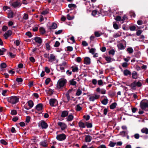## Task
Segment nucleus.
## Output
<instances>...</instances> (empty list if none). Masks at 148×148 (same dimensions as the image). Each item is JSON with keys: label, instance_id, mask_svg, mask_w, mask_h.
Listing matches in <instances>:
<instances>
[{"label": "nucleus", "instance_id": "nucleus-1", "mask_svg": "<svg viewBox=\"0 0 148 148\" xmlns=\"http://www.w3.org/2000/svg\"><path fill=\"white\" fill-rule=\"evenodd\" d=\"M19 97L16 96L10 97L8 98V101L12 104H15L19 102Z\"/></svg>", "mask_w": 148, "mask_h": 148}, {"label": "nucleus", "instance_id": "nucleus-2", "mask_svg": "<svg viewBox=\"0 0 148 148\" xmlns=\"http://www.w3.org/2000/svg\"><path fill=\"white\" fill-rule=\"evenodd\" d=\"M66 83V80L65 79H61L57 82V87L58 88H62Z\"/></svg>", "mask_w": 148, "mask_h": 148}, {"label": "nucleus", "instance_id": "nucleus-3", "mask_svg": "<svg viewBox=\"0 0 148 148\" xmlns=\"http://www.w3.org/2000/svg\"><path fill=\"white\" fill-rule=\"evenodd\" d=\"M140 106L142 109L147 110L148 109V101L147 100L142 101L140 103Z\"/></svg>", "mask_w": 148, "mask_h": 148}, {"label": "nucleus", "instance_id": "nucleus-4", "mask_svg": "<svg viewBox=\"0 0 148 148\" xmlns=\"http://www.w3.org/2000/svg\"><path fill=\"white\" fill-rule=\"evenodd\" d=\"M49 104L51 106H56L58 104V101L55 99H51L49 101Z\"/></svg>", "mask_w": 148, "mask_h": 148}, {"label": "nucleus", "instance_id": "nucleus-5", "mask_svg": "<svg viewBox=\"0 0 148 148\" xmlns=\"http://www.w3.org/2000/svg\"><path fill=\"white\" fill-rule=\"evenodd\" d=\"M66 138V136L64 134L58 135L56 136L57 139L58 140L62 141L64 140Z\"/></svg>", "mask_w": 148, "mask_h": 148}, {"label": "nucleus", "instance_id": "nucleus-6", "mask_svg": "<svg viewBox=\"0 0 148 148\" xmlns=\"http://www.w3.org/2000/svg\"><path fill=\"white\" fill-rule=\"evenodd\" d=\"M58 125L60 127L62 130H64L67 127L66 125L64 123L59 122H58Z\"/></svg>", "mask_w": 148, "mask_h": 148}, {"label": "nucleus", "instance_id": "nucleus-7", "mask_svg": "<svg viewBox=\"0 0 148 148\" xmlns=\"http://www.w3.org/2000/svg\"><path fill=\"white\" fill-rule=\"evenodd\" d=\"M48 59L49 62H52L56 60V62H58V60L56 59L55 56L53 54H50L49 57H48Z\"/></svg>", "mask_w": 148, "mask_h": 148}, {"label": "nucleus", "instance_id": "nucleus-8", "mask_svg": "<svg viewBox=\"0 0 148 148\" xmlns=\"http://www.w3.org/2000/svg\"><path fill=\"white\" fill-rule=\"evenodd\" d=\"M11 5L14 8L17 7L21 5V2L19 1H14L10 3Z\"/></svg>", "mask_w": 148, "mask_h": 148}, {"label": "nucleus", "instance_id": "nucleus-9", "mask_svg": "<svg viewBox=\"0 0 148 148\" xmlns=\"http://www.w3.org/2000/svg\"><path fill=\"white\" fill-rule=\"evenodd\" d=\"M99 97V95H93L90 96L89 100L91 101H94L95 99H98Z\"/></svg>", "mask_w": 148, "mask_h": 148}, {"label": "nucleus", "instance_id": "nucleus-10", "mask_svg": "<svg viewBox=\"0 0 148 148\" xmlns=\"http://www.w3.org/2000/svg\"><path fill=\"white\" fill-rule=\"evenodd\" d=\"M12 32L10 30H8L7 32H5L3 35L5 38L7 39L12 35Z\"/></svg>", "mask_w": 148, "mask_h": 148}, {"label": "nucleus", "instance_id": "nucleus-11", "mask_svg": "<svg viewBox=\"0 0 148 148\" xmlns=\"http://www.w3.org/2000/svg\"><path fill=\"white\" fill-rule=\"evenodd\" d=\"M40 125L42 128L46 129L48 127L47 124L44 121H41L40 122Z\"/></svg>", "mask_w": 148, "mask_h": 148}, {"label": "nucleus", "instance_id": "nucleus-12", "mask_svg": "<svg viewBox=\"0 0 148 148\" xmlns=\"http://www.w3.org/2000/svg\"><path fill=\"white\" fill-rule=\"evenodd\" d=\"M84 62L85 64L86 65L90 64L91 62L90 58L88 57L85 58L84 59Z\"/></svg>", "mask_w": 148, "mask_h": 148}, {"label": "nucleus", "instance_id": "nucleus-13", "mask_svg": "<svg viewBox=\"0 0 148 148\" xmlns=\"http://www.w3.org/2000/svg\"><path fill=\"white\" fill-rule=\"evenodd\" d=\"M92 139V136L90 135H86L85 137V141L86 142H90Z\"/></svg>", "mask_w": 148, "mask_h": 148}, {"label": "nucleus", "instance_id": "nucleus-14", "mask_svg": "<svg viewBox=\"0 0 148 148\" xmlns=\"http://www.w3.org/2000/svg\"><path fill=\"white\" fill-rule=\"evenodd\" d=\"M34 40L36 42L39 44H41L42 42L41 39L39 37H35Z\"/></svg>", "mask_w": 148, "mask_h": 148}, {"label": "nucleus", "instance_id": "nucleus-15", "mask_svg": "<svg viewBox=\"0 0 148 148\" xmlns=\"http://www.w3.org/2000/svg\"><path fill=\"white\" fill-rule=\"evenodd\" d=\"M42 106L43 105L42 104H38L36 106V109L38 111H41L42 109Z\"/></svg>", "mask_w": 148, "mask_h": 148}, {"label": "nucleus", "instance_id": "nucleus-16", "mask_svg": "<svg viewBox=\"0 0 148 148\" xmlns=\"http://www.w3.org/2000/svg\"><path fill=\"white\" fill-rule=\"evenodd\" d=\"M123 73L125 76H130L131 74V72L127 69L123 71Z\"/></svg>", "mask_w": 148, "mask_h": 148}, {"label": "nucleus", "instance_id": "nucleus-17", "mask_svg": "<svg viewBox=\"0 0 148 148\" xmlns=\"http://www.w3.org/2000/svg\"><path fill=\"white\" fill-rule=\"evenodd\" d=\"M28 105L29 106V108H27V109H29L32 108L33 106V103L32 101H29L27 102Z\"/></svg>", "mask_w": 148, "mask_h": 148}, {"label": "nucleus", "instance_id": "nucleus-18", "mask_svg": "<svg viewBox=\"0 0 148 148\" xmlns=\"http://www.w3.org/2000/svg\"><path fill=\"white\" fill-rule=\"evenodd\" d=\"M118 48L120 49H123L125 48V46H124L123 44L121 43H119L117 45Z\"/></svg>", "mask_w": 148, "mask_h": 148}, {"label": "nucleus", "instance_id": "nucleus-19", "mask_svg": "<svg viewBox=\"0 0 148 148\" xmlns=\"http://www.w3.org/2000/svg\"><path fill=\"white\" fill-rule=\"evenodd\" d=\"M40 144L41 146H42L44 147H47L48 145L47 142L45 141H42L40 142Z\"/></svg>", "mask_w": 148, "mask_h": 148}, {"label": "nucleus", "instance_id": "nucleus-20", "mask_svg": "<svg viewBox=\"0 0 148 148\" xmlns=\"http://www.w3.org/2000/svg\"><path fill=\"white\" fill-rule=\"evenodd\" d=\"M68 114V112L66 111H63L62 113L61 116L62 117H66Z\"/></svg>", "mask_w": 148, "mask_h": 148}, {"label": "nucleus", "instance_id": "nucleus-21", "mask_svg": "<svg viewBox=\"0 0 148 148\" xmlns=\"http://www.w3.org/2000/svg\"><path fill=\"white\" fill-rule=\"evenodd\" d=\"M132 77L134 79H136L138 77L137 73L135 71H133L132 73Z\"/></svg>", "mask_w": 148, "mask_h": 148}, {"label": "nucleus", "instance_id": "nucleus-22", "mask_svg": "<svg viewBox=\"0 0 148 148\" xmlns=\"http://www.w3.org/2000/svg\"><path fill=\"white\" fill-rule=\"evenodd\" d=\"M141 131L143 133L148 134V129L147 128H143L141 130Z\"/></svg>", "mask_w": 148, "mask_h": 148}, {"label": "nucleus", "instance_id": "nucleus-23", "mask_svg": "<svg viewBox=\"0 0 148 148\" xmlns=\"http://www.w3.org/2000/svg\"><path fill=\"white\" fill-rule=\"evenodd\" d=\"M131 88L132 89H135V88L136 86V81H134L130 85Z\"/></svg>", "mask_w": 148, "mask_h": 148}, {"label": "nucleus", "instance_id": "nucleus-24", "mask_svg": "<svg viewBox=\"0 0 148 148\" xmlns=\"http://www.w3.org/2000/svg\"><path fill=\"white\" fill-rule=\"evenodd\" d=\"M73 119V116L71 114L69 115L67 117V121H71Z\"/></svg>", "mask_w": 148, "mask_h": 148}, {"label": "nucleus", "instance_id": "nucleus-25", "mask_svg": "<svg viewBox=\"0 0 148 148\" xmlns=\"http://www.w3.org/2000/svg\"><path fill=\"white\" fill-rule=\"evenodd\" d=\"M127 51L128 53H132L133 52V50L132 47H129L127 49Z\"/></svg>", "mask_w": 148, "mask_h": 148}, {"label": "nucleus", "instance_id": "nucleus-26", "mask_svg": "<svg viewBox=\"0 0 148 148\" xmlns=\"http://www.w3.org/2000/svg\"><path fill=\"white\" fill-rule=\"evenodd\" d=\"M108 102V99L106 97L104 98L103 100H102V104L106 105L107 104Z\"/></svg>", "mask_w": 148, "mask_h": 148}, {"label": "nucleus", "instance_id": "nucleus-27", "mask_svg": "<svg viewBox=\"0 0 148 148\" xmlns=\"http://www.w3.org/2000/svg\"><path fill=\"white\" fill-rule=\"evenodd\" d=\"M79 125L80 127L84 128L85 127V123L84 124L82 122H80L79 123Z\"/></svg>", "mask_w": 148, "mask_h": 148}, {"label": "nucleus", "instance_id": "nucleus-28", "mask_svg": "<svg viewBox=\"0 0 148 148\" xmlns=\"http://www.w3.org/2000/svg\"><path fill=\"white\" fill-rule=\"evenodd\" d=\"M116 103H114L111 104L110 106V108L111 109H114L116 107Z\"/></svg>", "mask_w": 148, "mask_h": 148}, {"label": "nucleus", "instance_id": "nucleus-29", "mask_svg": "<svg viewBox=\"0 0 148 148\" xmlns=\"http://www.w3.org/2000/svg\"><path fill=\"white\" fill-rule=\"evenodd\" d=\"M85 125H86L88 128H91L92 127V123L88 122H86L85 123Z\"/></svg>", "mask_w": 148, "mask_h": 148}, {"label": "nucleus", "instance_id": "nucleus-30", "mask_svg": "<svg viewBox=\"0 0 148 148\" xmlns=\"http://www.w3.org/2000/svg\"><path fill=\"white\" fill-rule=\"evenodd\" d=\"M70 83L71 84L73 85H75L76 84V82L74 79H72L70 81Z\"/></svg>", "mask_w": 148, "mask_h": 148}, {"label": "nucleus", "instance_id": "nucleus-31", "mask_svg": "<svg viewBox=\"0 0 148 148\" xmlns=\"http://www.w3.org/2000/svg\"><path fill=\"white\" fill-rule=\"evenodd\" d=\"M95 34L97 37H99L101 35V32L96 31L95 32Z\"/></svg>", "mask_w": 148, "mask_h": 148}, {"label": "nucleus", "instance_id": "nucleus-32", "mask_svg": "<svg viewBox=\"0 0 148 148\" xmlns=\"http://www.w3.org/2000/svg\"><path fill=\"white\" fill-rule=\"evenodd\" d=\"M39 30L42 34H44L45 32V30L44 28L42 27H41L39 28Z\"/></svg>", "mask_w": 148, "mask_h": 148}, {"label": "nucleus", "instance_id": "nucleus-33", "mask_svg": "<svg viewBox=\"0 0 148 148\" xmlns=\"http://www.w3.org/2000/svg\"><path fill=\"white\" fill-rule=\"evenodd\" d=\"M72 71L73 72H77L78 70V68L77 67V66H75V67L72 66Z\"/></svg>", "mask_w": 148, "mask_h": 148}, {"label": "nucleus", "instance_id": "nucleus-34", "mask_svg": "<svg viewBox=\"0 0 148 148\" xmlns=\"http://www.w3.org/2000/svg\"><path fill=\"white\" fill-rule=\"evenodd\" d=\"M82 93V92L81 90L80 89H78L77 90L76 95L77 96H79Z\"/></svg>", "mask_w": 148, "mask_h": 148}, {"label": "nucleus", "instance_id": "nucleus-35", "mask_svg": "<svg viewBox=\"0 0 148 148\" xmlns=\"http://www.w3.org/2000/svg\"><path fill=\"white\" fill-rule=\"evenodd\" d=\"M67 18L69 20H71L73 19L74 18V16H70L69 14H68L67 16Z\"/></svg>", "mask_w": 148, "mask_h": 148}, {"label": "nucleus", "instance_id": "nucleus-36", "mask_svg": "<svg viewBox=\"0 0 148 148\" xmlns=\"http://www.w3.org/2000/svg\"><path fill=\"white\" fill-rule=\"evenodd\" d=\"M68 7L69 8H76V5L74 4H70L68 5Z\"/></svg>", "mask_w": 148, "mask_h": 148}, {"label": "nucleus", "instance_id": "nucleus-37", "mask_svg": "<svg viewBox=\"0 0 148 148\" xmlns=\"http://www.w3.org/2000/svg\"><path fill=\"white\" fill-rule=\"evenodd\" d=\"M16 81L19 84H21L23 81L22 79L21 78H17L16 79Z\"/></svg>", "mask_w": 148, "mask_h": 148}, {"label": "nucleus", "instance_id": "nucleus-38", "mask_svg": "<svg viewBox=\"0 0 148 148\" xmlns=\"http://www.w3.org/2000/svg\"><path fill=\"white\" fill-rule=\"evenodd\" d=\"M57 27V24L55 23H52L51 27V28L53 29H56Z\"/></svg>", "mask_w": 148, "mask_h": 148}, {"label": "nucleus", "instance_id": "nucleus-39", "mask_svg": "<svg viewBox=\"0 0 148 148\" xmlns=\"http://www.w3.org/2000/svg\"><path fill=\"white\" fill-rule=\"evenodd\" d=\"M48 10H44V11H42L41 12V14L42 15H45L46 14H47L48 13Z\"/></svg>", "mask_w": 148, "mask_h": 148}, {"label": "nucleus", "instance_id": "nucleus-40", "mask_svg": "<svg viewBox=\"0 0 148 148\" xmlns=\"http://www.w3.org/2000/svg\"><path fill=\"white\" fill-rule=\"evenodd\" d=\"M115 19L117 21H121L122 20L120 16H117L115 18Z\"/></svg>", "mask_w": 148, "mask_h": 148}, {"label": "nucleus", "instance_id": "nucleus-41", "mask_svg": "<svg viewBox=\"0 0 148 148\" xmlns=\"http://www.w3.org/2000/svg\"><path fill=\"white\" fill-rule=\"evenodd\" d=\"M82 109V108L79 105H78L76 106V109L77 111H79Z\"/></svg>", "mask_w": 148, "mask_h": 148}, {"label": "nucleus", "instance_id": "nucleus-42", "mask_svg": "<svg viewBox=\"0 0 148 148\" xmlns=\"http://www.w3.org/2000/svg\"><path fill=\"white\" fill-rule=\"evenodd\" d=\"M136 29V27L134 26H130V29L131 31H134Z\"/></svg>", "mask_w": 148, "mask_h": 148}, {"label": "nucleus", "instance_id": "nucleus-43", "mask_svg": "<svg viewBox=\"0 0 148 148\" xmlns=\"http://www.w3.org/2000/svg\"><path fill=\"white\" fill-rule=\"evenodd\" d=\"M136 86H137L138 87H140L141 86H142V83L139 81L138 82H136Z\"/></svg>", "mask_w": 148, "mask_h": 148}, {"label": "nucleus", "instance_id": "nucleus-44", "mask_svg": "<svg viewBox=\"0 0 148 148\" xmlns=\"http://www.w3.org/2000/svg\"><path fill=\"white\" fill-rule=\"evenodd\" d=\"M95 49L92 48L90 49L89 52L92 54H94L95 52Z\"/></svg>", "mask_w": 148, "mask_h": 148}, {"label": "nucleus", "instance_id": "nucleus-45", "mask_svg": "<svg viewBox=\"0 0 148 148\" xmlns=\"http://www.w3.org/2000/svg\"><path fill=\"white\" fill-rule=\"evenodd\" d=\"M127 134V132L122 131L120 132V134L122 136H123Z\"/></svg>", "mask_w": 148, "mask_h": 148}, {"label": "nucleus", "instance_id": "nucleus-46", "mask_svg": "<svg viewBox=\"0 0 148 148\" xmlns=\"http://www.w3.org/2000/svg\"><path fill=\"white\" fill-rule=\"evenodd\" d=\"M53 91L51 89H49L48 90V93L50 95H51L53 94Z\"/></svg>", "mask_w": 148, "mask_h": 148}, {"label": "nucleus", "instance_id": "nucleus-47", "mask_svg": "<svg viewBox=\"0 0 148 148\" xmlns=\"http://www.w3.org/2000/svg\"><path fill=\"white\" fill-rule=\"evenodd\" d=\"M1 67L2 68H4L6 66V65L5 63H3L1 64Z\"/></svg>", "mask_w": 148, "mask_h": 148}, {"label": "nucleus", "instance_id": "nucleus-48", "mask_svg": "<svg viewBox=\"0 0 148 148\" xmlns=\"http://www.w3.org/2000/svg\"><path fill=\"white\" fill-rule=\"evenodd\" d=\"M13 16V13L12 12H9L8 14V17L9 18H11Z\"/></svg>", "mask_w": 148, "mask_h": 148}, {"label": "nucleus", "instance_id": "nucleus-49", "mask_svg": "<svg viewBox=\"0 0 148 148\" xmlns=\"http://www.w3.org/2000/svg\"><path fill=\"white\" fill-rule=\"evenodd\" d=\"M45 71L47 73H49L50 72V70L47 67H45Z\"/></svg>", "mask_w": 148, "mask_h": 148}, {"label": "nucleus", "instance_id": "nucleus-50", "mask_svg": "<svg viewBox=\"0 0 148 148\" xmlns=\"http://www.w3.org/2000/svg\"><path fill=\"white\" fill-rule=\"evenodd\" d=\"M0 142L1 143L5 145H6L7 144V143L4 140H1Z\"/></svg>", "mask_w": 148, "mask_h": 148}, {"label": "nucleus", "instance_id": "nucleus-51", "mask_svg": "<svg viewBox=\"0 0 148 148\" xmlns=\"http://www.w3.org/2000/svg\"><path fill=\"white\" fill-rule=\"evenodd\" d=\"M113 27L115 29H118L119 28L118 26L116 23H113Z\"/></svg>", "mask_w": 148, "mask_h": 148}, {"label": "nucleus", "instance_id": "nucleus-52", "mask_svg": "<svg viewBox=\"0 0 148 148\" xmlns=\"http://www.w3.org/2000/svg\"><path fill=\"white\" fill-rule=\"evenodd\" d=\"M115 51L114 50H111L109 51V53L110 54H112V55H114V54Z\"/></svg>", "mask_w": 148, "mask_h": 148}, {"label": "nucleus", "instance_id": "nucleus-53", "mask_svg": "<svg viewBox=\"0 0 148 148\" xmlns=\"http://www.w3.org/2000/svg\"><path fill=\"white\" fill-rule=\"evenodd\" d=\"M50 81V78H47L45 80V84L46 85H47L49 83V82Z\"/></svg>", "mask_w": 148, "mask_h": 148}, {"label": "nucleus", "instance_id": "nucleus-54", "mask_svg": "<svg viewBox=\"0 0 148 148\" xmlns=\"http://www.w3.org/2000/svg\"><path fill=\"white\" fill-rule=\"evenodd\" d=\"M60 45V42L58 41H57L56 42L55 44L54 45V46L55 47H58Z\"/></svg>", "mask_w": 148, "mask_h": 148}, {"label": "nucleus", "instance_id": "nucleus-55", "mask_svg": "<svg viewBox=\"0 0 148 148\" xmlns=\"http://www.w3.org/2000/svg\"><path fill=\"white\" fill-rule=\"evenodd\" d=\"M11 114L12 115H15L17 114V112L16 110H13L11 111Z\"/></svg>", "mask_w": 148, "mask_h": 148}, {"label": "nucleus", "instance_id": "nucleus-56", "mask_svg": "<svg viewBox=\"0 0 148 148\" xmlns=\"http://www.w3.org/2000/svg\"><path fill=\"white\" fill-rule=\"evenodd\" d=\"M23 18L25 20H26L28 18V15L27 14H25L23 16Z\"/></svg>", "mask_w": 148, "mask_h": 148}, {"label": "nucleus", "instance_id": "nucleus-57", "mask_svg": "<svg viewBox=\"0 0 148 148\" xmlns=\"http://www.w3.org/2000/svg\"><path fill=\"white\" fill-rule=\"evenodd\" d=\"M25 34L29 37H31L32 36L31 33L29 32H27Z\"/></svg>", "mask_w": 148, "mask_h": 148}, {"label": "nucleus", "instance_id": "nucleus-58", "mask_svg": "<svg viewBox=\"0 0 148 148\" xmlns=\"http://www.w3.org/2000/svg\"><path fill=\"white\" fill-rule=\"evenodd\" d=\"M84 118L86 120H88L90 119V116L89 115H84Z\"/></svg>", "mask_w": 148, "mask_h": 148}, {"label": "nucleus", "instance_id": "nucleus-59", "mask_svg": "<svg viewBox=\"0 0 148 148\" xmlns=\"http://www.w3.org/2000/svg\"><path fill=\"white\" fill-rule=\"evenodd\" d=\"M62 32V30H60L57 31H56L55 32V34H56L58 35L61 33Z\"/></svg>", "mask_w": 148, "mask_h": 148}, {"label": "nucleus", "instance_id": "nucleus-60", "mask_svg": "<svg viewBox=\"0 0 148 148\" xmlns=\"http://www.w3.org/2000/svg\"><path fill=\"white\" fill-rule=\"evenodd\" d=\"M116 144V143L111 142L109 144V145L110 147H113L115 146V145Z\"/></svg>", "mask_w": 148, "mask_h": 148}, {"label": "nucleus", "instance_id": "nucleus-61", "mask_svg": "<svg viewBox=\"0 0 148 148\" xmlns=\"http://www.w3.org/2000/svg\"><path fill=\"white\" fill-rule=\"evenodd\" d=\"M7 90H5L3 91L2 92V95L4 96H5L6 95V93L7 92Z\"/></svg>", "mask_w": 148, "mask_h": 148}, {"label": "nucleus", "instance_id": "nucleus-62", "mask_svg": "<svg viewBox=\"0 0 148 148\" xmlns=\"http://www.w3.org/2000/svg\"><path fill=\"white\" fill-rule=\"evenodd\" d=\"M2 29L3 31L5 32V31L8 29V28L7 26H4L2 27Z\"/></svg>", "mask_w": 148, "mask_h": 148}, {"label": "nucleus", "instance_id": "nucleus-63", "mask_svg": "<svg viewBox=\"0 0 148 148\" xmlns=\"http://www.w3.org/2000/svg\"><path fill=\"white\" fill-rule=\"evenodd\" d=\"M142 31L141 30H138L136 32V34L137 36H139L142 33Z\"/></svg>", "mask_w": 148, "mask_h": 148}, {"label": "nucleus", "instance_id": "nucleus-64", "mask_svg": "<svg viewBox=\"0 0 148 148\" xmlns=\"http://www.w3.org/2000/svg\"><path fill=\"white\" fill-rule=\"evenodd\" d=\"M143 21L141 20H139L137 21V23L139 25H141L143 23Z\"/></svg>", "mask_w": 148, "mask_h": 148}]
</instances>
